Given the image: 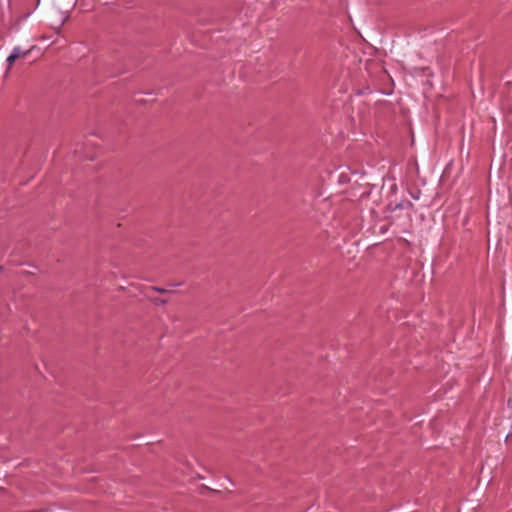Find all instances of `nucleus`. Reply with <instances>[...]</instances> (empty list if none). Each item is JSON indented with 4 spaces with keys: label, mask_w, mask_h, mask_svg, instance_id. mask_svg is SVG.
<instances>
[{
    "label": "nucleus",
    "mask_w": 512,
    "mask_h": 512,
    "mask_svg": "<svg viewBox=\"0 0 512 512\" xmlns=\"http://www.w3.org/2000/svg\"><path fill=\"white\" fill-rule=\"evenodd\" d=\"M151 290L153 291H156V292H159V293H168L170 292L169 290L167 289H164V288H159V287H152Z\"/></svg>",
    "instance_id": "obj_2"
},
{
    "label": "nucleus",
    "mask_w": 512,
    "mask_h": 512,
    "mask_svg": "<svg viewBox=\"0 0 512 512\" xmlns=\"http://www.w3.org/2000/svg\"><path fill=\"white\" fill-rule=\"evenodd\" d=\"M153 301L157 305H162V304H166L167 303V301L165 299H161V298H155Z\"/></svg>",
    "instance_id": "obj_3"
},
{
    "label": "nucleus",
    "mask_w": 512,
    "mask_h": 512,
    "mask_svg": "<svg viewBox=\"0 0 512 512\" xmlns=\"http://www.w3.org/2000/svg\"><path fill=\"white\" fill-rule=\"evenodd\" d=\"M77 2V0H73V3L75 4Z\"/></svg>",
    "instance_id": "obj_4"
},
{
    "label": "nucleus",
    "mask_w": 512,
    "mask_h": 512,
    "mask_svg": "<svg viewBox=\"0 0 512 512\" xmlns=\"http://www.w3.org/2000/svg\"><path fill=\"white\" fill-rule=\"evenodd\" d=\"M28 55V51H22L20 47H15L13 49V51L11 52V54L7 57V64H8V67H7V71H6V74L9 73V71L11 70V67L12 65L14 64V62L21 58V57H26Z\"/></svg>",
    "instance_id": "obj_1"
}]
</instances>
